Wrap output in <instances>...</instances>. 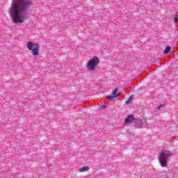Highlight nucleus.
<instances>
[{"instance_id": "9", "label": "nucleus", "mask_w": 178, "mask_h": 178, "mask_svg": "<svg viewBox=\"0 0 178 178\" xmlns=\"http://www.w3.org/2000/svg\"><path fill=\"white\" fill-rule=\"evenodd\" d=\"M170 49H172V47H170V46H168L164 50L165 54H169V52H170Z\"/></svg>"}, {"instance_id": "5", "label": "nucleus", "mask_w": 178, "mask_h": 178, "mask_svg": "<svg viewBox=\"0 0 178 178\" xmlns=\"http://www.w3.org/2000/svg\"><path fill=\"white\" fill-rule=\"evenodd\" d=\"M147 126H148V124L145 120H137L135 125L136 129H143L144 127H147Z\"/></svg>"}, {"instance_id": "4", "label": "nucleus", "mask_w": 178, "mask_h": 178, "mask_svg": "<svg viewBox=\"0 0 178 178\" xmlns=\"http://www.w3.org/2000/svg\"><path fill=\"white\" fill-rule=\"evenodd\" d=\"M99 58L94 56L92 58L88 61L86 67L89 72H94L97 69V66L99 65Z\"/></svg>"}, {"instance_id": "2", "label": "nucleus", "mask_w": 178, "mask_h": 178, "mask_svg": "<svg viewBox=\"0 0 178 178\" xmlns=\"http://www.w3.org/2000/svg\"><path fill=\"white\" fill-rule=\"evenodd\" d=\"M172 155V152L169 150H166L165 149L161 150L159 155V161L162 168H166V166H168V161H169V158Z\"/></svg>"}, {"instance_id": "6", "label": "nucleus", "mask_w": 178, "mask_h": 178, "mask_svg": "<svg viewBox=\"0 0 178 178\" xmlns=\"http://www.w3.org/2000/svg\"><path fill=\"white\" fill-rule=\"evenodd\" d=\"M118 92H119V89L115 88L113 90L112 95L106 97L107 99H109V101H113V99L118 98L119 95H120V93Z\"/></svg>"}, {"instance_id": "11", "label": "nucleus", "mask_w": 178, "mask_h": 178, "mask_svg": "<svg viewBox=\"0 0 178 178\" xmlns=\"http://www.w3.org/2000/svg\"><path fill=\"white\" fill-rule=\"evenodd\" d=\"M174 20H175V24H176V23H177V20H178V16H177V15H175V16Z\"/></svg>"}, {"instance_id": "7", "label": "nucleus", "mask_w": 178, "mask_h": 178, "mask_svg": "<svg viewBox=\"0 0 178 178\" xmlns=\"http://www.w3.org/2000/svg\"><path fill=\"white\" fill-rule=\"evenodd\" d=\"M134 120V118H133L132 115H128L125 119V124H130Z\"/></svg>"}, {"instance_id": "8", "label": "nucleus", "mask_w": 178, "mask_h": 178, "mask_svg": "<svg viewBox=\"0 0 178 178\" xmlns=\"http://www.w3.org/2000/svg\"><path fill=\"white\" fill-rule=\"evenodd\" d=\"M88 170H90V168L88 166H85L79 170V172H88Z\"/></svg>"}, {"instance_id": "1", "label": "nucleus", "mask_w": 178, "mask_h": 178, "mask_svg": "<svg viewBox=\"0 0 178 178\" xmlns=\"http://www.w3.org/2000/svg\"><path fill=\"white\" fill-rule=\"evenodd\" d=\"M33 5V0H12L9 8L11 20L15 24L24 23L29 18V8Z\"/></svg>"}, {"instance_id": "12", "label": "nucleus", "mask_w": 178, "mask_h": 178, "mask_svg": "<svg viewBox=\"0 0 178 178\" xmlns=\"http://www.w3.org/2000/svg\"><path fill=\"white\" fill-rule=\"evenodd\" d=\"M162 108H163V106H160L159 107V109L160 110V111H161V109H162Z\"/></svg>"}, {"instance_id": "10", "label": "nucleus", "mask_w": 178, "mask_h": 178, "mask_svg": "<svg viewBox=\"0 0 178 178\" xmlns=\"http://www.w3.org/2000/svg\"><path fill=\"white\" fill-rule=\"evenodd\" d=\"M131 101H133V96H131V97H129V99L126 102V104H129L131 102Z\"/></svg>"}, {"instance_id": "3", "label": "nucleus", "mask_w": 178, "mask_h": 178, "mask_svg": "<svg viewBox=\"0 0 178 178\" xmlns=\"http://www.w3.org/2000/svg\"><path fill=\"white\" fill-rule=\"evenodd\" d=\"M26 47L29 51H31L33 56H38L40 54V44L34 42H28L26 43Z\"/></svg>"}]
</instances>
